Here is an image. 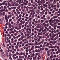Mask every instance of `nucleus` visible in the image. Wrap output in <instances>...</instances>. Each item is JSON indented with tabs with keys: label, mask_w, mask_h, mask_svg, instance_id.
Segmentation results:
<instances>
[{
	"label": "nucleus",
	"mask_w": 60,
	"mask_h": 60,
	"mask_svg": "<svg viewBox=\"0 0 60 60\" xmlns=\"http://www.w3.org/2000/svg\"><path fill=\"white\" fill-rule=\"evenodd\" d=\"M54 22V20H52V19H50L49 20V24H51Z\"/></svg>",
	"instance_id": "obj_1"
},
{
	"label": "nucleus",
	"mask_w": 60,
	"mask_h": 60,
	"mask_svg": "<svg viewBox=\"0 0 60 60\" xmlns=\"http://www.w3.org/2000/svg\"><path fill=\"white\" fill-rule=\"evenodd\" d=\"M36 13L38 14H39L40 13V10L38 9L36 11Z\"/></svg>",
	"instance_id": "obj_2"
},
{
	"label": "nucleus",
	"mask_w": 60,
	"mask_h": 60,
	"mask_svg": "<svg viewBox=\"0 0 60 60\" xmlns=\"http://www.w3.org/2000/svg\"><path fill=\"white\" fill-rule=\"evenodd\" d=\"M31 2L32 3V4H35V1H34L33 0H31Z\"/></svg>",
	"instance_id": "obj_3"
},
{
	"label": "nucleus",
	"mask_w": 60,
	"mask_h": 60,
	"mask_svg": "<svg viewBox=\"0 0 60 60\" xmlns=\"http://www.w3.org/2000/svg\"><path fill=\"white\" fill-rule=\"evenodd\" d=\"M57 49L58 51L60 52V49L59 48V46H57Z\"/></svg>",
	"instance_id": "obj_4"
},
{
	"label": "nucleus",
	"mask_w": 60,
	"mask_h": 60,
	"mask_svg": "<svg viewBox=\"0 0 60 60\" xmlns=\"http://www.w3.org/2000/svg\"><path fill=\"white\" fill-rule=\"evenodd\" d=\"M35 47L36 49H40V46H38L37 45H36Z\"/></svg>",
	"instance_id": "obj_5"
},
{
	"label": "nucleus",
	"mask_w": 60,
	"mask_h": 60,
	"mask_svg": "<svg viewBox=\"0 0 60 60\" xmlns=\"http://www.w3.org/2000/svg\"><path fill=\"white\" fill-rule=\"evenodd\" d=\"M13 58L14 60H16V58L14 55H13Z\"/></svg>",
	"instance_id": "obj_6"
},
{
	"label": "nucleus",
	"mask_w": 60,
	"mask_h": 60,
	"mask_svg": "<svg viewBox=\"0 0 60 60\" xmlns=\"http://www.w3.org/2000/svg\"><path fill=\"white\" fill-rule=\"evenodd\" d=\"M58 38V35H57L56 37L54 39V40H57V39Z\"/></svg>",
	"instance_id": "obj_7"
},
{
	"label": "nucleus",
	"mask_w": 60,
	"mask_h": 60,
	"mask_svg": "<svg viewBox=\"0 0 60 60\" xmlns=\"http://www.w3.org/2000/svg\"><path fill=\"white\" fill-rule=\"evenodd\" d=\"M34 33L35 35H37V34H38V33L36 31H34Z\"/></svg>",
	"instance_id": "obj_8"
},
{
	"label": "nucleus",
	"mask_w": 60,
	"mask_h": 60,
	"mask_svg": "<svg viewBox=\"0 0 60 60\" xmlns=\"http://www.w3.org/2000/svg\"><path fill=\"white\" fill-rule=\"evenodd\" d=\"M28 32V33H29V34H31V29H29V30Z\"/></svg>",
	"instance_id": "obj_9"
},
{
	"label": "nucleus",
	"mask_w": 60,
	"mask_h": 60,
	"mask_svg": "<svg viewBox=\"0 0 60 60\" xmlns=\"http://www.w3.org/2000/svg\"><path fill=\"white\" fill-rule=\"evenodd\" d=\"M44 39H42V41H41V43L42 44H43V43H44Z\"/></svg>",
	"instance_id": "obj_10"
},
{
	"label": "nucleus",
	"mask_w": 60,
	"mask_h": 60,
	"mask_svg": "<svg viewBox=\"0 0 60 60\" xmlns=\"http://www.w3.org/2000/svg\"><path fill=\"white\" fill-rule=\"evenodd\" d=\"M47 31V30L46 29H44V30H42V32H45Z\"/></svg>",
	"instance_id": "obj_11"
},
{
	"label": "nucleus",
	"mask_w": 60,
	"mask_h": 60,
	"mask_svg": "<svg viewBox=\"0 0 60 60\" xmlns=\"http://www.w3.org/2000/svg\"><path fill=\"white\" fill-rule=\"evenodd\" d=\"M11 9H16V7H11Z\"/></svg>",
	"instance_id": "obj_12"
},
{
	"label": "nucleus",
	"mask_w": 60,
	"mask_h": 60,
	"mask_svg": "<svg viewBox=\"0 0 60 60\" xmlns=\"http://www.w3.org/2000/svg\"><path fill=\"white\" fill-rule=\"evenodd\" d=\"M53 27L54 30H56V25H54L53 26Z\"/></svg>",
	"instance_id": "obj_13"
},
{
	"label": "nucleus",
	"mask_w": 60,
	"mask_h": 60,
	"mask_svg": "<svg viewBox=\"0 0 60 60\" xmlns=\"http://www.w3.org/2000/svg\"><path fill=\"white\" fill-rule=\"evenodd\" d=\"M29 42V41H26V42L25 41V42H24L23 43L24 44H26V43H28Z\"/></svg>",
	"instance_id": "obj_14"
},
{
	"label": "nucleus",
	"mask_w": 60,
	"mask_h": 60,
	"mask_svg": "<svg viewBox=\"0 0 60 60\" xmlns=\"http://www.w3.org/2000/svg\"><path fill=\"white\" fill-rule=\"evenodd\" d=\"M38 25L39 26V28H41V25H40V24L39 23H38Z\"/></svg>",
	"instance_id": "obj_15"
},
{
	"label": "nucleus",
	"mask_w": 60,
	"mask_h": 60,
	"mask_svg": "<svg viewBox=\"0 0 60 60\" xmlns=\"http://www.w3.org/2000/svg\"><path fill=\"white\" fill-rule=\"evenodd\" d=\"M29 28H27L26 29V33H28V32H29Z\"/></svg>",
	"instance_id": "obj_16"
},
{
	"label": "nucleus",
	"mask_w": 60,
	"mask_h": 60,
	"mask_svg": "<svg viewBox=\"0 0 60 60\" xmlns=\"http://www.w3.org/2000/svg\"><path fill=\"white\" fill-rule=\"evenodd\" d=\"M36 6V7H38V4H37V3H35V4Z\"/></svg>",
	"instance_id": "obj_17"
},
{
	"label": "nucleus",
	"mask_w": 60,
	"mask_h": 60,
	"mask_svg": "<svg viewBox=\"0 0 60 60\" xmlns=\"http://www.w3.org/2000/svg\"><path fill=\"white\" fill-rule=\"evenodd\" d=\"M49 35L50 36V38H51L52 37V35H51V33H50L49 34Z\"/></svg>",
	"instance_id": "obj_18"
},
{
	"label": "nucleus",
	"mask_w": 60,
	"mask_h": 60,
	"mask_svg": "<svg viewBox=\"0 0 60 60\" xmlns=\"http://www.w3.org/2000/svg\"><path fill=\"white\" fill-rule=\"evenodd\" d=\"M27 36H29V35H30V34H31L29 33L28 32H27Z\"/></svg>",
	"instance_id": "obj_19"
},
{
	"label": "nucleus",
	"mask_w": 60,
	"mask_h": 60,
	"mask_svg": "<svg viewBox=\"0 0 60 60\" xmlns=\"http://www.w3.org/2000/svg\"><path fill=\"white\" fill-rule=\"evenodd\" d=\"M32 32H34V29H32L31 30Z\"/></svg>",
	"instance_id": "obj_20"
},
{
	"label": "nucleus",
	"mask_w": 60,
	"mask_h": 60,
	"mask_svg": "<svg viewBox=\"0 0 60 60\" xmlns=\"http://www.w3.org/2000/svg\"><path fill=\"white\" fill-rule=\"evenodd\" d=\"M37 39H38V38H37V37L35 38L34 39V40H35L36 41L37 40Z\"/></svg>",
	"instance_id": "obj_21"
},
{
	"label": "nucleus",
	"mask_w": 60,
	"mask_h": 60,
	"mask_svg": "<svg viewBox=\"0 0 60 60\" xmlns=\"http://www.w3.org/2000/svg\"><path fill=\"white\" fill-rule=\"evenodd\" d=\"M21 31L22 32H25V30L23 29H22Z\"/></svg>",
	"instance_id": "obj_22"
},
{
	"label": "nucleus",
	"mask_w": 60,
	"mask_h": 60,
	"mask_svg": "<svg viewBox=\"0 0 60 60\" xmlns=\"http://www.w3.org/2000/svg\"><path fill=\"white\" fill-rule=\"evenodd\" d=\"M50 25H51V26H54V24L53 23H52V24H50Z\"/></svg>",
	"instance_id": "obj_23"
},
{
	"label": "nucleus",
	"mask_w": 60,
	"mask_h": 60,
	"mask_svg": "<svg viewBox=\"0 0 60 60\" xmlns=\"http://www.w3.org/2000/svg\"><path fill=\"white\" fill-rule=\"evenodd\" d=\"M39 52H37L35 54L37 56H38V55H39Z\"/></svg>",
	"instance_id": "obj_24"
},
{
	"label": "nucleus",
	"mask_w": 60,
	"mask_h": 60,
	"mask_svg": "<svg viewBox=\"0 0 60 60\" xmlns=\"http://www.w3.org/2000/svg\"><path fill=\"white\" fill-rule=\"evenodd\" d=\"M13 38L14 39H16V37L15 36H14L13 37Z\"/></svg>",
	"instance_id": "obj_25"
},
{
	"label": "nucleus",
	"mask_w": 60,
	"mask_h": 60,
	"mask_svg": "<svg viewBox=\"0 0 60 60\" xmlns=\"http://www.w3.org/2000/svg\"><path fill=\"white\" fill-rule=\"evenodd\" d=\"M29 8L32 9H33V7H29Z\"/></svg>",
	"instance_id": "obj_26"
},
{
	"label": "nucleus",
	"mask_w": 60,
	"mask_h": 60,
	"mask_svg": "<svg viewBox=\"0 0 60 60\" xmlns=\"http://www.w3.org/2000/svg\"><path fill=\"white\" fill-rule=\"evenodd\" d=\"M40 13L41 15H43L44 14V13L42 12H41Z\"/></svg>",
	"instance_id": "obj_27"
},
{
	"label": "nucleus",
	"mask_w": 60,
	"mask_h": 60,
	"mask_svg": "<svg viewBox=\"0 0 60 60\" xmlns=\"http://www.w3.org/2000/svg\"><path fill=\"white\" fill-rule=\"evenodd\" d=\"M19 5V4L18 3H16L15 4V6H18Z\"/></svg>",
	"instance_id": "obj_28"
},
{
	"label": "nucleus",
	"mask_w": 60,
	"mask_h": 60,
	"mask_svg": "<svg viewBox=\"0 0 60 60\" xmlns=\"http://www.w3.org/2000/svg\"><path fill=\"white\" fill-rule=\"evenodd\" d=\"M60 26H57V29H59L60 28Z\"/></svg>",
	"instance_id": "obj_29"
},
{
	"label": "nucleus",
	"mask_w": 60,
	"mask_h": 60,
	"mask_svg": "<svg viewBox=\"0 0 60 60\" xmlns=\"http://www.w3.org/2000/svg\"><path fill=\"white\" fill-rule=\"evenodd\" d=\"M49 29H51V28H52V27H51V26H49Z\"/></svg>",
	"instance_id": "obj_30"
},
{
	"label": "nucleus",
	"mask_w": 60,
	"mask_h": 60,
	"mask_svg": "<svg viewBox=\"0 0 60 60\" xmlns=\"http://www.w3.org/2000/svg\"><path fill=\"white\" fill-rule=\"evenodd\" d=\"M20 5H19V6L17 7V8L18 9H19L20 8Z\"/></svg>",
	"instance_id": "obj_31"
},
{
	"label": "nucleus",
	"mask_w": 60,
	"mask_h": 60,
	"mask_svg": "<svg viewBox=\"0 0 60 60\" xmlns=\"http://www.w3.org/2000/svg\"><path fill=\"white\" fill-rule=\"evenodd\" d=\"M12 49H14V46L13 45H12Z\"/></svg>",
	"instance_id": "obj_32"
},
{
	"label": "nucleus",
	"mask_w": 60,
	"mask_h": 60,
	"mask_svg": "<svg viewBox=\"0 0 60 60\" xmlns=\"http://www.w3.org/2000/svg\"><path fill=\"white\" fill-rule=\"evenodd\" d=\"M33 58L34 60H35L36 59V58L35 57H34Z\"/></svg>",
	"instance_id": "obj_33"
},
{
	"label": "nucleus",
	"mask_w": 60,
	"mask_h": 60,
	"mask_svg": "<svg viewBox=\"0 0 60 60\" xmlns=\"http://www.w3.org/2000/svg\"><path fill=\"white\" fill-rule=\"evenodd\" d=\"M43 19L44 20H47V19L45 17L43 18Z\"/></svg>",
	"instance_id": "obj_34"
},
{
	"label": "nucleus",
	"mask_w": 60,
	"mask_h": 60,
	"mask_svg": "<svg viewBox=\"0 0 60 60\" xmlns=\"http://www.w3.org/2000/svg\"><path fill=\"white\" fill-rule=\"evenodd\" d=\"M48 8L49 9H50L51 8V7L48 6Z\"/></svg>",
	"instance_id": "obj_35"
},
{
	"label": "nucleus",
	"mask_w": 60,
	"mask_h": 60,
	"mask_svg": "<svg viewBox=\"0 0 60 60\" xmlns=\"http://www.w3.org/2000/svg\"><path fill=\"white\" fill-rule=\"evenodd\" d=\"M31 52H32L31 51L29 52V54H30L31 55L32 54V53H31Z\"/></svg>",
	"instance_id": "obj_36"
},
{
	"label": "nucleus",
	"mask_w": 60,
	"mask_h": 60,
	"mask_svg": "<svg viewBox=\"0 0 60 60\" xmlns=\"http://www.w3.org/2000/svg\"><path fill=\"white\" fill-rule=\"evenodd\" d=\"M28 5L29 6H30L31 5V3H28Z\"/></svg>",
	"instance_id": "obj_37"
},
{
	"label": "nucleus",
	"mask_w": 60,
	"mask_h": 60,
	"mask_svg": "<svg viewBox=\"0 0 60 60\" xmlns=\"http://www.w3.org/2000/svg\"><path fill=\"white\" fill-rule=\"evenodd\" d=\"M31 23L32 25H34V22H32Z\"/></svg>",
	"instance_id": "obj_38"
},
{
	"label": "nucleus",
	"mask_w": 60,
	"mask_h": 60,
	"mask_svg": "<svg viewBox=\"0 0 60 60\" xmlns=\"http://www.w3.org/2000/svg\"><path fill=\"white\" fill-rule=\"evenodd\" d=\"M25 5H27V4L26 3H25V2L24 3H23Z\"/></svg>",
	"instance_id": "obj_39"
},
{
	"label": "nucleus",
	"mask_w": 60,
	"mask_h": 60,
	"mask_svg": "<svg viewBox=\"0 0 60 60\" xmlns=\"http://www.w3.org/2000/svg\"><path fill=\"white\" fill-rule=\"evenodd\" d=\"M45 22L46 23H48V21L47 20H46L45 21Z\"/></svg>",
	"instance_id": "obj_40"
},
{
	"label": "nucleus",
	"mask_w": 60,
	"mask_h": 60,
	"mask_svg": "<svg viewBox=\"0 0 60 60\" xmlns=\"http://www.w3.org/2000/svg\"><path fill=\"white\" fill-rule=\"evenodd\" d=\"M4 9H7V7H6V6H4Z\"/></svg>",
	"instance_id": "obj_41"
},
{
	"label": "nucleus",
	"mask_w": 60,
	"mask_h": 60,
	"mask_svg": "<svg viewBox=\"0 0 60 60\" xmlns=\"http://www.w3.org/2000/svg\"><path fill=\"white\" fill-rule=\"evenodd\" d=\"M43 0V3H45L46 2V1L44 0Z\"/></svg>",
	"instance_id": "obj_42"
},
{
	"label": "nucleus",
	"mask_w": 60,
	"mask_h": 60,
	"mask_svg": "<svg viewBox=\"0 0 60 60\" xmlns=\"http://www.w3.org/2000/svg\"><path fill=\"white\" fill-rule=\"evenodd\" d=\"M14 33H15L16 32H17V30L15 29H14Z\"/></svg>",
	"instance_id": "obj_43"
},
{
	"label": "nucleus",
	"mask_w": 60,
	"mask_h": 60,
	"mask_svg": "<svg viewBox=\"0 0 60 60\" xmlns=\"http://www.w3.org/2000/svg\"><path fill=\"white\" fill-rule=\"evenodd\" d=\"M15 47L16 48V49H19V48H18V47L15 46Z\"/></svg>",
	"instance_id": "obj_44"
},
{
	"label": "nucleus",
	"mask_w": 60,
	"mask_h": 60,
	"mask_svg": "<svg viewBox=\"0 0 60 60\" xmlns=\"http://www.w3.org/2000/svg\"><path fill=\"white\" fill-rule=\"evenodd\" d=\"M24 41H26V42L27 41V40H26V38H25L24 39Z\"/></svg>",
	"instance_id": "obj_45"
},
{
	"label": "nucleus",
	"mask_w": 60,
	"mask_h": 60,
	"mask_svg": "<svg viewBox=\"0 0 60 60\" xmlns=\"http://www.w3.org/2000/svg\"><path fill=\"white\" fill-rule=\"evenodd\" d=\"M19 22H18V21H17V22H16V24H17L19 25Z\"/></svg>",
	"instance_id": "obj_46"
},
{
	"label": "nucleus",
	"mask_w": 60,
	"mask_h": 60,
	"mask_svg": "<svg viewBox=\"0 0 60 60\" xmlns=\"http://www.w3.org/2000/svg\"><path fill=\"white\" fill-rule=\"evenodd\" d=\"M59 29L57 30H56V32H57V33H58V32H59Z\"/></svg>",
	"instance_id": "obj_47"
},
{
	"label": "nucleus",
	"mask_w": 60,
	"mask_h": 60,
	"mask_svg": "<svg viewBox=\"0 0 60 60\" xmlns=\"http://www.w3.org/2000/svg\"><path fill=\"white\" fill-rule=\"evenodd\" d=\"M45 50H49V49L47 48H45Z\"/></svg>",
	"instance_id": "obj_48"
},
{
	"label": "nucleus",
	"mask_w": 60,
	"mask_h": 60,
	"mask_svg": "<svg viewBox=\"0 0 60 60\" xmlns=\"http://www.w3.org/2000/svg\"><path fill=\"white\" fill-rule=\"evenodd\" d=\"M38 49H36L35 50V52H38Z\"/></svg>",
	"instance_id": "obj_49"
},
{
	"label": "nucleus",
	"mask_w": 60,
	"mask_h": 60,
	"mask_svg": "<svg viewBox=\"0 0 60 60\" xmlns=\"http://www.w3.org/2000/svg\"><path fill=\"white\" fill-rule=\"evenodd\" d=\"M55 11H53L52 12V14H54V13H55Z\"/></svg>",
	"instance_id": "obj_50"
},
{
	"label": "nucleus",
	"mask_w": 60,
	"mask_h": 60,
	"mask_svg": "<svg viewBox=\"0 0 60 60\" xmlns=\"http://www.w3.org/2000/svg\"><path fill=\"white\" fill-rule=\"evenodd\" d=\"M46 37L47 38H49V35H47V36Z\"/></svg>",
	"instance_id": "obj_51"
},
{
	"label": "nucleus",
	"mask_w": 60,
	"mask_h": 60,
	"mask_svg": "<svg viewBox=\"0 0 60 60\" xmlns=\"http://www.w3.org/2000/svg\"><path fill=\"white\" fill-rule=\"evenodd\" d=\"M59 53V52L58 51H57L56 53V54H58Z\"/></svg>",
	"instance_id": "obj_52"
},
{
	"label": "nucleus",
	"mask_w": 60,
	"mask_h": 60,
	"mask_svg": "<svg viewBox=\"0 0 60 60\" xmlns=\"http://www.w3.org/2000/svg\"><path fill=\"white\" fill-rule=\"evenodd\" d=\"M26 9H28L29 8V7H28V6H27L26 7Z\"/></svg>",
	"instance_id": "obj_53"
},
{
	"label": "nucleus",
	"mask_w": 60,
	"mask_h": 60,
	"mask_svg": "<svg viewBox=\"0 0 60 60\" xmlns=\"http://www.w3.org/2000/svg\"><path fill=\"white\" fill-rule=\"evenodd\" d=\"M53 9H52V8H51L50 9V11H53Z\"/></svg>",
	"instance_id": "obj_54"
},
{
	"label": "nucleus",
	"mask_w": 60,
	"mask_h": 60,
	"mask_svg": "<svg viewBox=\"0 0 60 60\" xmlns=\"http://www.w3.org/2000/svg\"><path fill=\"white\" fill-rule=\"evenodd\" d=\"M19 17H21L22 16V15L21 14H20V15H19Z\"/></svg>",
	"instance_id": "obj_55"
},
{
	"label": "nucleus",
	"mask_w": 60,
	"mask_h": 60,
	"mask_svg": "<svg viewBox=\"0 0 60 60\" xmlns=\"http://www.w3.org/2000/svg\"><path fill=\"white\" fill-rule=\"evenodd\" d=\"M5 11L6 12H8V10H7V9H6L5 10Z\"/></svg>",
	"instance_id": "obj_56"
},
{
	"label": "nucleus",
	"mask_w": 60,
	"mask_h": 60,
	"mask_svg": "<svg viewBox=\"0 0 60 60\" xmlns=\"http://www.w3.org/2000/svg\"><path fill=\"white\" fill-rule=\"evenodd\" d=\"M29 39H31V36H29L28 37Z\"/></svg>",
	"instance_id": "obj_57"
},
{
	"label": "nucleus",
	"mask_w": 60,
	"mask_h": 60,
	"mask_svg": "<svg viewBox=\"0 0 60 60\" xmlns=\"http://www.w3.org/2000/svg\"><path fill=\"white\" fill-rule=\"evenodd\" d=\"M12 27L13 28H12L13 29H14L15 28V26L14 25H13L12 26Z\"/></svg>",
	"instance_id": "obj_58"
},
{
	"label": "nucleus",
	"mask_w": 60,
	"mask_h": 60,
	"mask_svg": "<svg viewBox=\"0 0 60 60\" xmlns=\"http://www.w3.org/2000/svg\"><path fill=\"white\" fill-rule=\"evenodd\" d=\"M26 55H28V52H26Z\"/></svg>",
	"instance_id": "obj_59"
},
{
	"label": "nucleus",
	"mask_w": 60,
	"mask_h": 60,
	"mask_svg": "<svg viewBox=\"0 0 60 60\" xmlns=\"http://www.w3.org/2000/svg\"><path fill=\"white\" fill-rule=\"evenodd\" d=\"M54 36H56V35H57V34H54Z\"/></svg>",
	"instance_id": "obj_60"
},
{
	"label": "nucleus",
	"mask_w": 60,
	"mask_h": 60,
	"mask_svg": "<svg viewBox=\"0 0 60 60\" xmlns=\"http://www.w3.org/2000/svg\"><path fill=\"white\" fill-rule=\"evenodd\" d=\"M46 17V16L45 15H43L42 16V17H43V18H45Z\"/></svg>",
	"instance_id": "obj_61"
},
{
	"label": "nucleus",
	"mask_w": 60,
	"mask_h": 60,
	"mask_svg": "<svg viewBox=\"0 0 60 60\" xmlns=\"http://www.w3.org/2000/svg\"><path fill=\"white\" fill-rule=\"evenodd\" d=\"M38 52H41V50L39 49H38Z\"/></svg>",
	"instance_id": "obj_62"
},
{
	"label": "nucleus",
	"mask_w": 60,
	"mask_h": 60,
	"mask_svg": "<svg viewBox=\"0 0 60 60\" xmlns=\"http://www.w3.org/2000/svg\"><path fill=\"white\" fill-rule=\"evenodd\" d=\"M36 27L38 28H39V25H37L36 26Z\"/></svg>",
	"instance_id": "obj_63"
},
{
	"label": "nucleus",
	"mask_w": 60,
	"mask_h": 60,
	"mask_svg": "<svg viewBox=\"0 0 60 60\" xmlns=\"http://www.w3.org/2000/svg\"><path fill=\"white\" fill-rule=\"evenodd\" d=\"M41 22H44V20L42 19L41 20Z\"/></svg>",
	"instance_id": "obj_64"
}]
</instances>
